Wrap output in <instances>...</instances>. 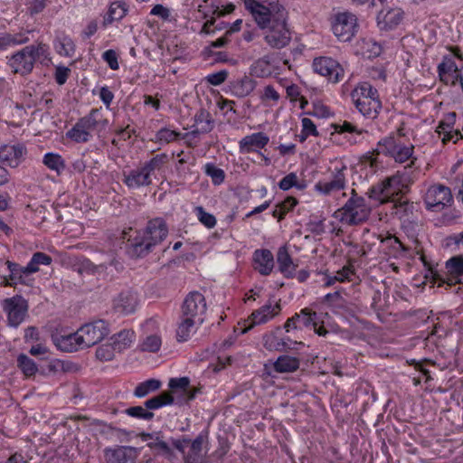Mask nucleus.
Instances as JSON below:
<instances>
[{"label": "nucleus", "instance_id": "43", "mask_svg": "<svg viewBox=\"0 0 463 463\" xmlns=\"http://www.w3.org/2000/svg\"><path fill=\"white\" fill-rule=\"evenodd\" d=\"M17 365L27 377L34 375L38 371V367L34 361L24 354L18 355Z\"/></svg>", "mask_w": 463, "mask_h": 463}, {"label": "nucleus", "instance_id": "40", "mask_svg": "<svg viewBox=\"0 0 463 463\" xmlns=\"http://www.w3.org/2000/svg\"><path fill=\"white\" fill-rule=\"evenodd\" d=\"M29 41L24 33L11 34L8 33H0V51L6 50L8 47L17 44H23Z\"/></svg>", "mask_w": 463, "mask_h": 463}, {"label": "nucleus", "instance_id": "47", "mask_svg": "<svg viewBox=\"0 0 463 463\" xmlns=\"http://www.w3.org/2000/svg\"><path fill=\"white\" fill-rule=\"evenodd\" d=\"M352 99L357 97L379 98L378 90L373 88L370 83L364 82L352 91Z\"/></svg>", "mask_w": 463, "mask_h": 463}, {"label": "nucleus", "instance_id": "36", "mask_svg": "<svg viewBox=\"0 0 463 463\" xmlns=\"http://www.w3.org/2000/svg\"><path fill=\"white\" fill-rule=\"evenodd\" d=\"M300 362L297 357L281 355L274 363V369L278 373H293L299 367Z\"/></svg>", "mask_w": 463, "mask_h": 463}, {"label": "nucleus", "instance_id": "26", "mask_svg": "<svg viewBox=\"0 0 463 463\" xmlns=\"http://www.w3.org/2000/svg\"><path fill=\"white\" fill-rule=\"evenodd\" d=\"M346 167L344 166L342 169H338L333 177V180L329 182H322L319 181L316 184L315 189L323 194H330L334 191H339L345 188V176L344 174V170Z\"/></svg>", "mask_w": 463, "mask_h": 463}, {"label": "nucleus", "instance_id": "3", "mask_svg": "<svg viewBox=\"0 0 463 463\" xmlns=\"http://www.w3.org/2000/svg\"><path fill=\"white\" fill-rule=\"evenodd\" d=\"M413 150L414 146L412 145L405 146L394 137H388L378 142L377 148L372 154L364 156L363 163L373 169L377 167L378 164L376 156L383 154L399 163H404L411 159L407 167H411L416 160V157L412 156Z\"/></svg>", "mask_w": 463, "mask_h": 463}, {"label": "nucleus", "instance_id": "30", "mask_svg": "<svg viewBox=\"0 0 463 463\" xmlns=\"http://www.w3.org/2000/svg\"><path fill=\"white\" fill-rule=\"evenodd\" d=\"M272 72L270 55L259 58L250 67V75L257 78L269 77Z\"/></svg>", "mask_w": 463, "mask_h": 463}, {"label": "nucleus", "instance_id": "64", "mask_svg": "<svg viewBox=\"0 0 463 463\" xmlns=\"http://www.w3.org/2000/svg\"><path fill=\"white\" fill-rule=\"evenodd\" d=\"M147 446L152 449L160 450L166 455H170L172 453L168 444L163 440H159L158 438H156V441L148 443Z\"/></svg>", "mask_w": 463, "mask_h": 463}, {"label": "nucleus", "instance_id": "59", "mask_svg": "<svg viewBox=\"0 0 463 463\" xmlns=\"http://www.w3.org/2000/svg\"><path fill=\"white\" fill-rule=\"evenodd\" d=\"M14 278H18V282L23 285L31 286L33 284V279L29 278L32 272L27 271L26 266L23 268L21 271L17 272H10Z\"/></svg>", "mask_w": 463, "mask_h": 463}, {"label": "nucleus", "instance_id": "29", "mask_svg": "<svg viewBox=\"0 0 463 463\" xmlns=\"http://www.w3.org/2000/svg\"><path fill=\"white\" fill-rule=\"evenodd\" d=\"M79 331L67 335L56 336L54 338V344L58 349L63 352H75L79 349H84L83 343L80 341Z\"/></svg>", "mask_w": 463, "mask_h": 463}, {"label": "nucleus", "instance_id": "13", "mask_svg": "<svg viewBox=\"0 0 463 463\" xmlns=\"http://www.w3.org/2000/svg\"><path fill=\"white\" fill-rule=\"evenodd\" d=\"M314 71L326 77L333 83L341 81L345 75L343 66L335 60L329 57L316 58L313 61Z\"/></svg>", "mask_w": 463, "mask_h": 463}, {"label": "nucleus", "instance_id": "56", "mask_svg": "<svg viewBox=\"0 0 463 463\" xmlns=\"http://www.w3.org/2000/svg\"><path fill=\"white\" fill-rule=\"evenodd\" d=\"M228 77V71L222 70L214 73H211L206 77L207 82L213 86H219L223 83Z\"/></svg>", "mask_w": 463, "mask_h": 463}, {"label": "nucleus", "instance_id": "15", "mask_svg": "<svg viewBox=\"0 0 463 463\" xmlns=\"http://www.w3.org/2000/svg\"><path fill=\"white\" fill-rule=\"evenodd\" d=\"M404 14L400 7H383L376 16L378 29L381 32L395 30L402 23Z\"/></svg>", "mask_w": 463, "mask_h": 463}, {"label": "nucleus", "instance_id": "22", "mask_svg": "<svg viewBox=\"0 0 463 463\" xmlns=\"http://www.w3.org/2000/svg\"><path fill=\"white\" fill-rule=\"evenodd\" d=\"M269 141V138L265 133H253L240 141V150L241 153L259 152L268 145Z\"/></svg>", "mask_w": 463, "mask_h": 463}, {"label": "nucleus", "instance_id": "54", "mask_svg": "<svg viewBox=\"0 0 463 463\" xmlns=\"http://www.w3.org/2000/svg\"><path fill=\"white\" fill-rule=\"evenodd\" d=\"M115 352L116 350L110 343L101 345L96 350V357L100 361H110L114 358Z\"/></svg>", "mask_w": 463, "mask_h": 463}, {"label": "nucleus", "instance_id": "46", "mask_svg": "<svg viewBox=\"0 0 463 463\" xmlns=\"http://www.w3.org/2000/svg\"><path fill=\"white\" fill-rule=\"evenodd\" d=\"M124 412L132 418L146 421L152 420L155 417L154 412L147 411L145 405L128 407L124 411Z\"/></svg>", "mask_w": 463, "mask_h": 463}, {"label": "nucleus", "instance_id": "41", "mask_svg": "<svg viewBox=\"0 0 463 463\" xmlns=\"http://www.w3.org/2000/svg\"><path fill=\"white\" fill-rule=\"evenodd\" d=\"M52 261L51 256L44 252L37 251L33 254L30 261L26 265L27 271L35 273L39 270L40 265H50Z\"/></svg>", "mask_w": 463, "mask_h": 463}, {"label": "nucleus", "instance_id": "20", "mask_svg": "<svg viewBox=\"0 0 463 463\" xmlns=\"http://www.w3.org/2000/svg\"><path fill=\"white\" fill-rule=\"evenodd\" d=\"M171 391L169 392L174 396L180 392L177 403L187 402L195 397V390L190 388V380L188 377L172 378L168 383Z\"/></svg>", "mask_w": 463, "mask_h": 463}, {"label": "nucleus", "instance_id": "8", "mask_svg": "<svg viewBox=\"0 0 463 463\" xmlns=\"http://www.w3.org/2000/svg\"><path fill=\"white\" fill-rule=\"evenodd\" d=\"M446 272L444 275L429 267L426 278L430 277L438 286L447 285L452 287L461 283L460 277L463 275V255L453 256L446 261Z\"/></svg>", "mask_w": 463, "mask_h": 463}, {"label": "nucleus", "instance_id": "2", "mask_svg": "<svg viewBox=\"0 0 463 463\" xmlns=\"http://www.w3.org/2000/svg\"><path fill=\"white\" fill-rule=\"evenodd\" d=\"M167 234L168 229L164 220L156 218L149 221L145 232L130 241L129 254L136 258L146 256L155 246L166 238Z\"/></svg>", "mask_w": 463, "mask_h": 463}, {"label": "nucleus", "instance_id": "34", "mask_svg": "<svg viewBox=\"0 0 463 463\" xmlns=\"http://www.w3.org/2000/svg\"><path fill=\"white\" fill-rule=\"evenodd\" d=\"M134 336V331L124 329L110 338V344L117 352L120 353L130 346Z\"/></svg>", "mask_w": 463, "mask_h": 463}, {"label": "nucleus", "instance_id": "51", "mask_svg": "<svg viewBox=\"0 0 463 463\" xmlns=\"http://www.w3.org/2000/svg\"><path fill=\"white\" fill-rule=\"evenodd\" d=\"M161 338L156 335H148L142 344V350L146 352L155 353L160 349Z\"/></svg>", "mask_w": 463, "mask_h": 463}, {"label": "nucleus", "instance_id": "39", "mask_svg": "<svg viewBox=\"0 0 463 463\" xmlns=\"http://www.w3.org/2000/svg\"><path fill=\"white\" fill-rule=\"evenodd\" d=\"M161 387V382L157 379H148L138 383L134 390V396L143 398L149 393L157 391Z\"/></svg>", "mask_w": 463, "mask_h": 463}, {"label": "nucleus", "instance_id": "62", "mask_svg": "<svg viewBox=\"0 0 463 463\" xmlns=\"http://www.w3.org/2000/svg\"><path fill=\"white\" fill-rule=\"evenodd\" d=\"M333 128H334L335 131L337 133H345V132L357 133V134L362 133V130H357V128L348 121H344L343 124H334Z\"/></svg>", "mask_w": 463, "mask_h": 463}, {"label": "nucleus", "instance_id": "57", "mask_svg": "<svg viewBox=\"0 0 463 463\" xmlns=\"http://www.w3.org/2000/svg\"><path fill=\"white\" fill-rule=\"evenodd\" d=\"M102 58L108 63L109 67L111 70L116 71L119 68L118 61V54L114 50L110 49L104 52L102 54Z\"/></svg>", "mask_w": 463, "mask_h": 463}, {"label": "nucleus", "instance_id": "52", "mask_svg": "<svg viewBox=\"0 0 463 463\" xmlns=\"http://www.w3.org/2000/svg\"><path fill=\"white\" fill-rule=\"evenodd\" d=\"M279 187L283 191H288L292 187L303 189L304 186L298 184V176L295 173H289L279 181Z\"/></svg>", "mask_w": 463, "mask_h": 463}, {"label": "nucleus", "instance_id": "10", "mask_svg": "<svg viewBox=\"0 0 463 463\" xmlns=\"http://www.w3.org/2000/svg\"><path fill=\"white\" fill-rule=\"evenodd\" d=\"M2 307L7 317L9 326L17 327L23 323L28 312V302L20 295L3 300Z\"/></svg>", "mask_w": 463, "mask_h": 463}, {"label": "nucleus", "instance_id": "44", "mask_svg": "<svg viewBox=\"0 0 463 463\" xmlns=\"http://www.w3.org/2000/svg\"><path fill=\"white\" fill-rule=\"evenodd\" d=\"M55 49L60 55L72 57L75 52V44L68 36H62L58 39Z\"/></svg>", "mask_w": 463, "mask_h": 463}, {"label": "nucleus", "instance_id": "17", "mask_svg": "<svg viewBox=\"0 0 463 463\" xmlns=\"http://www.w3.org/2000/svg\"><path fill=\"white\" fill-rule=\"evenodd\" d=\"M26 155V147L23 144L0 145V162L10 167H17Z\"/></svg>", "mask_w": 463, "mask_h": 463}, {"label": "nucleus", "instance_id": "63", "mask_svg": "<svg viewBox=\"0 0 463 463\" xmlns=\"http://www.w3.org/2000/svg\"><path fill=\"white\" fill-rule=\"evenodd\" d=\"M279 92L274 89L273 86L268 85L264 88L263 94L261 95V99L264 100H273L277 102L279 99Z\"/></svg>", "mask_w": 463, "mask_h": 463}, {"label": "nucleus", "instance_id": "61", "mask_svg": "<svg viewBox=\"0 0 463 463\" xmlns=\"http://www.w3.org/2000/svg\"><path fill=\"white\" fill-rule=\"evenodd\" d=\"M46 1L47 0H33L27 8L30 15L33 16L42 13L46 7Z\"/></svg>", "mask_w": 463, "mask_h": 463}, {"label": "nucleus", "instance_id": "48", "mask_svg": "<svg viewBox=\"0 0 463 463\" xmlns=\"http://www.w3.org/2000/svg\"><path fill=\"white\" fill-rule=\"evenodd\" d=\"M205 174L211 177L212 182L215 185H219L223 183L225 179V173L222 169L217 167L213 163H208L204 166Z\"/></svg>", "mask_w": 463, "mask_h": 463}, {"label": "nucleus", "instance_id": "5", "mask_svg": "<svg viewBox=\"0 0 463 463\" xmlns=\"http://www.w3.org/2000/svg\"><path fill=\"white\" fill-rule=\"evenodd\" d=\"M48 50V46L43 43L27 45L9 58L8 65L14 73L28 75L33 71L36 61L47 58Z\"/></svg>", "mask_w": 463, "mask_h": 463}, {"label": "nucleus", "instance_id": "50", "mask_svg": "<svg viewBox=\"0 0 463 463\" xmlns=\"http://www.w3.org/2000/svg\"><path fill=\"white\" fill-rule=\"evenodd\" d=\"M199 222L208 229H212L216 225V218L213 214L207 213L203 206H196L194 208Z\"/></svg>", "mask_w": 463, "mask_h": 463}, {"label": "nucleus", "instance_id": "60", "mask_svg": "<svg viewBox=\"0 0 463 463\" xmlns=\"http://www.w3.org/2000/svg\"><path fill=\"white\" fill-rule=\"evenodd\" d=\"M151 15H156L160 17L164 21H168L170 18V11L167 7H165L163 5H156L150 11Z\"/></svg>", "mask_w": 463, "mask_h": 463}, {"label": "nucleus", "instance_id": "38", "mask_svg": "<svg viewBox=\"0 0 463 463\" xmlns=\"http://www.w3.org/2000/svg\"><path fill=\"white\" fill-rule=\"evenodd\" d=\"M43 163L50 170L54 171L58 175H61L66 168L64 159L57 153H46L43 156Z\"/></svg>", "mask_w": 463, "mask_h": 463}, {"label": "nucleus", "instance_id": "37", "mask_svg": "<svg viewBox=\"0 0 463 463\" xmlns=\"http://www.w3.org/2000/svg\"><path fill=\"white\" fill-rule=\"evenodd\" d=\"M67 137L77 143H86L90 137L91 134L82 120L80 118L76 124L67 132Z\"/></svg>", "mask_w": 463, "mask_h": 463}, {"label": "nucleus", "instance_id": "23", "mask_svg": "<svg viewBox=\"0 0 463 463\" xmlns=\"http://www.w3.org/2000/svg\"><path fill=\"white\" fill-rule=\"evenodd\" d=\"M138 304L137 293L127 290L121 292L114 300V308L121 314H131L136 310Z\"/></svg>", "mask_w": 463, "mask_h": 463}, {"label": "nucleus", "instance_id": "1", "mask_svg": "<svg viewBox=\"0 0 463 463\" xmlns=\"http://www.w3.org/2000/svg\"><path fill=\"white\" fill-rule=\"evenodd\" d=\"M243 0L244 7L254 18L260 29H267L264 40L274 49H282L291 40V33L287 24L288 12L277 0Z\"/></svg>", "mask_w": 463, "mask_h": 463}, {"label": "nucleus", "instance_id": "27", "mask_svg": "<svg viewBox=\"0 0 463 463\" xmlns=\"http://www.w3.org/2000/svg\"><path fill=\"white\" fill-rule=\"evenodd\" d=\"M80 119L90 132L95 131L98 134L105 131L109 125V120L103 117L101 110L98 109H92L87 116Z\"/></svg>", "mask_w": 463, "mask_h": 463}, {"label": "nucleus", "instance_id": "21", "mask_svg": "<svg viewBox=\"0 0 463 463\" xmlns=\"http://www.w3.org/2000/svg\"><path fill=\"white\" fill-rule=\"evenodd\" d=\"M254 269L262 276L269 275L274 268V257L268 249H258L253 252Z\"/></svg>", "mask_w": 463, "mask_h": 463}, {"label": "nucleus", "instance_id": "18", "mask_svg": "<svg viewBox=\"0 0 463 463\" xmlns=\"http://www.w3.org/2000/svg\"><path fill=\"white\" fill-rule=\"evenodd\" d=\"M104 457L107 463H136L137 449L131 446L106 448Z\"/></svg>", "mask_w": 463, "mask_h": 463}, {"label": "nucleus", "instance_id": "6", "mask_svg": "<svg viewBox=\"0 0 463 463\" xmlns=\"http://www.w3.org/2000/svg\"><path fill=\"white\" fill-rule=\"evenodd\" d=\"M408 176L399 172L382 182L373 185L367 192L369 198L378 200L381 203L392 200L394 196L405 194L409 191Z\"/></svg>", "mask_w": 463, "mask_h": 463}, {"label": "nucleus", "instance_id": "11", "mask_svg": "<svg viewBox=\"0 0 463 463\" xmlns=\"http://www.w3.org/2000/svg\"><path fill=\"white\" fill-rule=\"evenodd\" d=\"M453 197L451 191L443 184H434L429 187L424 196V203L427 209L433 212H439L445 206L449 205Z\"/></svg>", "mask_w": 463, "mask_h": 463}, {"label": "nucleus", "instance_id": "7", "mask_svg": "<svg viewBox=\"0 0 463 463\" xmlns=\"http://www.w3.org/2000/svg\"><path fill=\"white\" fill-rule=\"evenodd\" d=\"M371 213V207L365 199L358 196L355 190H352V196L345 205L335 213V216L348 225H357L366 222Z\"/></svg>", "mask_w": 463, "mask_h": 463}, {"label": "nucleus", "instance_id": "9", "mask_svg": "<svg viewBox=\"0 0 463 463\" xmlns=\"http://www.w3.org/2000/svg\"><path fill=\"white\" fill-rule=\"evenodd\" d=\"M78 331L79 339L83 343L85 348L99 344L110 333L108 322L102 319L87 323L81 326Z\"/></svg>", "mask_w": 463, "mask_h": 463}, {"label": "nucleus", "instance_id": "28", "mask_svg": "<svg viewBox=\"0 0 463 463\" xmlns=\"http://www.w3.org/2000/svg\"><path fill=\"white\" fill-rule=\"evenodd\" d=\"M277 262L279 270L284 275V277L290 279L295 276L297 265L294 264L287 246L279 248L277 252Z\"/></svg>", "mask_w": 463, "mask_h": 463}, {"label": "nucleus", "instance_id": "49", "mask_svg": "<svg viewBox=\"0 0 463 463\" xmlns=\"http://www.w3.org/2000/svg\"><path fill=\"white\" fill-rule=\"evenodd\" d=\"M295 316H298L297 323L300 325V329L310 326L317 319V314L309 308H303L299 313H296Z\"/></svg>", "mask_w": 463, "mask_h": 463}, {"label": "nucleus", "instance_id": "25", "mask_svg": "<svg viewBox=\"0 0 463 463\" xmlns=\"http://www.w3.org/2000/svg\"><path fill=\"white\" fill-rule=\"evenodd\" d=\"M353 100L359 112L367 118H375L382 109L379 98L357 97Z\"/></svg>", "mask_w": 463, "mask_h": 463}, {"label": "nucleus", "instance_id": "19", "mask_svg": "<svg viewBox=\"0 0 463 463\" xmlns=\"http://www.w3.org/2000/svg\"><path fill=\"white\" fill-rule=\"evenodd\" d=\"M280 311V305L276 304L275 306H271V304H266L260 307L259 309L252 312L249 320L250 324L247 327L241 330V334L247 333L250 328H252L256 325H260L267 323L269 320L276 317Z\"/></svg>", "mask_w": 463, "mask_h": 463}, {"label": "nucleus", "instance_id": "14", "mask_svg": "<svg viewBox=\"0 0 463 463\" xmlns=\"http://www.w3.org/2000/svg\"><path fill=\"white\" fill-rule=\"evenodd\" d=\"M356 20V16L351 13H342L335 16L332 30L339 41L347 42L352 39L357 28Z\"/></svg>", "mask_w": 463, "mask_h": 463}, {"label": "nucleus", "instance_id": "42", "mask_svg": "<svg viewBox=\"0 0 463 463\" xmlns=\"http://www.w3.org/2000/svg\"><path fill=\"white\" fill-rule=\"evenodd\" d=\"M194 122L196 125L201 127V132L209 133L213 130L214 127V122L210 115V113L201 109L194 116Z\"/></svg>", "mask_w": 463, "mask_h": 463}, {"label": "nucleus", "instance_id": "33", "mask_svg": "<svg viewBox=\"0 0 463 463\" xmlns=\"http://www.w3.org/2000/svg\"><path fill=\"white\" fill-rule=\"evenodd\" d=\"M181 321L176 328V340L178 342H185L190 338V335L194 332L196 325H199L197 319L190 318L187 317H180Z\"/></svg>", "mask_w": 463, "mask_h": 463}, {"label": "nucleus", "instance_id": "24", "mask_svg": "<svg viewBox=\"0 0 463 463\" xmlns=\"http://www.w3.org/2000/svg\"><path fill=\"white\" fill-rule=\"evenodd\" d=\"M256 86V80L247 75L229 82V89L232 94L237 98L249 96L255 90Z\"/></svg>", "mask_w": 463, "mask_h": 463}, {"label": "nucleus", "instance_id": "12", "mask_svg": "<svg viewBox=\"0 0 463 463\" xmlns=\"http://www.w3.org/2000/svg\"><path fill=\"white\" fill-rule=\"evenodd\" d=\"M206 311V301L204 296L199 291H192L185 297L182 307L181 315L190 318L197 319L199 325L203 322V315Z\"/></svg>", "mask_w": 463, "mask_h": 463}, {"label": "nucleus", "instance_id": "31", "mask_svg": "<svg viewBox=\"0 0 463 463\" xmlns=\"http://www.w3.org/2000/svg\"><path fill=\"white\" fill-rule=\"evenodd\" d=\"M394 214L403 222L412 223L416 221L415 205L409 201H400L394 203Z\"/></svg>", "mask_w": 463, "mask_h": 463}, {"label": "nucleus", "instance_id": "55", "mask_svg": "<svg viewBox=\"0 0 463 463\" xmlns=\"http://www.w3.org/2000/svg\"><path fill=\"white\" fill-rule=\"evenodd\" d=\"M108 269V265L106 263L94 264L90 260H85L81 262L80 267L79 269V272L86 271L89 273H96L100 272Z\"/></svg>", "mask_w": 463, "mask_h": 463}, {"label": "nucleus", "instance_id": "58", "mask_svg": "<svg viewBox=\"0 0 463 463\" xmlns=\"http://www.w3.org/2000/svg\"><path fill=\"white\" fill-rule=\"evenodd\" d=\"M301 123H302V130H303L305 136H314V137L319 136V133L317 129L316 125L310 118H302Z\"/></svg>", "mask_w": 463, "mask_h": 463}, {"label": "nucleus", "instance_id": "32", "mask_svg": "<svg viewBox=\"0 0 463 463\" xmlns=\"http://www.w3.org/2000/svg\"><path fill=\"white\" fill-rule=\"evenodd\" d=\"M128 5L125 2L115 1L109 5L107 14L104 16L102 25L109 26L114 21H119L126 16Z\"/></svg>", "mask_w": 463, "mask_h": 463}, {"label": "nucleus", "instance_id": "4", "mask_svg": "<svg viewBox=\"0 0 463 463\" xmlns=\"http://www.w3.org/2000/svg\"><path fill=\"white\" fill-rule=\"evenodd\" d=\"M168 161V156L165 153L157 154L148 161L144 162L139 167L129 172L123 173V183L130 189L152 184V176L156 171H160Z\"/></svg>", "mask_w": 463, "mask_h": 463}, {"label": "nucleus", "instance_id": "35", "mask_svg": "<svg viewBox=\"0 0 463 463\" xmlns=\"http://www.w3.org/2000/svg\"><path fill=\"white\" fill-rule=\"evenodd\" d=\"M175 402V396H173L171 392H164L158 395L153 396L152 398L146 400L144 402V405L147 409V411H151L153 410H157L166 405H171Z\"/></svg>", "mask_w": 463, "mask_h": 463}, {"label": "nucleus", "instance_id": "16", "mask_svg": "<svg viewBox=\"0 0 463 463\" xmlns=\"http://www.w3.org/2000/svg\"><path fill=\"white\" fill-rule=\"evenodd\" d=\"M438 73L439 80L446 85L456 86L460 84L463 79V72L458 70L455 61L449 56H445L438 65Z\"/></svg>", "mask_w": 463, "mask_h": 463}, {"label": "nucleus", "instance_id": "45", "mask_svg": "<svg viewBox=\"0 0 463 463\" xmlns=\"http://www.w3.org/2000/svg\"><path fill=\"white\" fill-rule=\"evenodd\" d=\"M456 112H449L448 113L444 119H442L437 128L439 133H445V137L443 138V141L450 140L453 137V135H451L450 128L454 126L456 122Z\"/></svg>", "mask_w": 463, "mask_h": 463}, {"label": "nucleus", "instance_id": "53", "mask_svg": "<svg viewBox=\"0 0 463 463\" xmlns=\"http://www.w3.org/2000/svg\"><path fill=\"white\" fill-rule=\"evenodd\" d=\"M181 137V133L163 128L156 132V138L158 142L170 143Z\"/></svg>", "mask_w": 463, "mask_h": 463}]
</instances>
